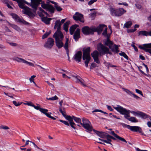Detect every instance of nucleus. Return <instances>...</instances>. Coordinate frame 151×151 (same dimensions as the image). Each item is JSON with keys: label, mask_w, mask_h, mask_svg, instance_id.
I'll return each instance as SVG.
<instances>
[{"label": "nucleus", "mask_w": 151, "mask_h": 151, "mask_svg": "<svg viewBox=\"0 0 151 151\" xmlns=\"http://www.w3.org/2000/svg\"><path fill=\"white\" fill-rule=\"evenodd\" d=\"M114 108L121 114L124 115V117L128 120L132 122H137V120L134 117H131L130 118V110H127L126 109L123 108L120 106L117 105L116 106H114Z\"/></svg>", "instance_id": "f257e3e1"}, {"label": "nucleus", "mask_w": 151, "mask_h": 151, "mask_svg": "<svg viewBox=\"0 0 151 151\" xmlns=\"http://www.w3.org/2000/svg\"><path fill=\"white\" fill-rule=\"evenodd\" d=\"M41 4V6L43 9H47L49 4H45L44 1L42 0H31V4L29 5H30L34 9V11L35 12L39 4Z\"/></svg>", "instance_id": "f03ea898"}, {"label": "nucleus", "mask_w": 151, "mask_h": 151, "mask_svg": "<svg viewBox=\"0 0 151 151\" xmlns=\"http://www.w3.org/2000/svg\"><path fill=\"white\" fill-rule=\"evenodd\" d=\"M53 37L55 39V43L58 48H60L63 46V43L62 41L63 39V35L62 33L55 32L53 36Z\"/></svg>", "instance_id": "7ed1b4c3"}, {"label": "nucleus", "mask_w": 151, "mask_h": 151, "mask_svg": "<svg viewBox=\"0 0 151 151\" xmlns=\"http://www.w3.org/2000/svg\"><path fill=\"white\" fill-rule=\"evenodd\" d=\"M104 45L109 47L111 51L115 53H118L119 52L118 45L114 44L113 42L110 40L108 37L104 42Z\"/></svg>", "instance_id": "20e7f679"}, {"label": "nucleus", "mask_w": 151, "mask_h": 151, "mask_svg": "<svg viewBox=\"0 0 151 151\" xmlns=\"http://www.w3.org/2000/svg\"><path fill=\"white\" fill-rule=\"evenodd\" d=\"M109 11L112 15L116 17L120 16L126 12V10L122 8L115 9L112 7L110 8Z\"/></svg>", "instance_id": "39448f33"}, {"label": "nucleus", "mask_w": 151, "mask_h": 151, "mask_svg": "<svg viewBox=\"0 0 151 151\" xmlns=\"http://www.w3.org/2000/svg\"><path fill=\"white\" fill-rule=\"evenodd\" d=\"M90 47H88L86 49L83 50V60H86L85 61V64L86 67H88V63L91 58L90 56Z\"/></svg>", "instance_id": "423d86ee"}, {"label": "nucleus", "mask_w": 151, "mask_h": 151, "mask_svg": "<svg viewBox=\"0 0 151 151\" xmlns=\"http://www.w3.org/2000/svg\"><path fill=\"white\" fill-rule=\"evenodd\" d=\"M82 122L81 124L85 129L87 132H91L93 129V127L91 122L87 119L83 118H82Z\"/></svg>", "instance_id": "0eeeda50"}, {"label": "nucleus", "mask_w": 151, "mask_h": 151, "mask_svg": "<svg viewBox=\"0 0 151 151\" xmlns=\"http://www.w3.org/2000/svg\"><path fill=\"white\" fill-rule=\"evenodd\" d=\"M124 127L132 131L139 132L141 133L142 135L145 136V135L142 132L141 128L137 126H131L126 124H124Z\"/></svg>", "instance_id": "6e6552de"}, {"label": "nucleus", "mask_w": 151, "mask_h": 151, "mask_svg": "<svg viewBox=\"0 0 151 151\" xmlns=\"http://www.w3.org/2000/svg\"><path fill=\"white\" fill-rule=\"evenodd\" d=\"M97 50L100 53H109V49L101 43H100L97 45Z\"/></svg>", "instance_id": "1a4fd4ad"}, {"label": "nucleus", "mask_w": 151, "mask_h": 151, "mask_svg": "<svg viewBox=\"0 0 151 151\" xmlns=\"http://www.w3.org/2000/svg\"><path fill=\"white\" fill-rule=\"evenodd\" d=\"M83 33L85 35L93 34L94 33V28L91 29L88 26H85L82 29Z\"/></svg>", "instance_id": "9d476101"}, {"label": "nucleus", "mask_w": 151, "mask_h": 151, "mask_svg": "<svg viewBox=\"0 0 151 151\" xmlns=\"http://www.w3.org/2000/svg\"><path fill=\"white\" fill-rule=\"evenodd\" d=\"M139 47L151 54V43L144 44L142 46L139 45Z\"/></svg>", "instance_id": "9b49d317"}, {"label": "nucleus", "mask_w": 151, "mask_h": 151, "mask_svg": "<svg viewBox=\"0 0 151 151\" xmlns=\"http://www.w3.org/2000/svg\"><path fill=\"white\" fill-rule=\"evenodd\" d=\"M73 18L75 21H79L82 23L84 22L83 15L79 12H76L73 16Z\"/></svg>", "instance_id": "f8f14e48"}, {"label": "nucleus", "mask_w": 151, "mask_h": 151, "mask_svg": "<svg viewBox=\"0 0 151 151\" xmlns=\"http://www.w3.org/2000/svg\"><path fill=\"white\" fill-rule=\"evenodd\" d=\"M12 60H14L16 61L19 63H22L26 64L30 66H34V65L32 63L28 62L23 58H19L18 57H16L13 58Z\"/></svg>", "instance_id": "ddd939ff"}, {"label": "nucleus", "mask_w": 151, "mask_h": 151, "mask_svg": "<svg viewBox=\"0 0 151 151\" xmlns=\"http://www.w3.org/2000/svg\"><path fill=\"white\" fill-rule=\"evenodd\" d=\"M54 44V40L51 38H49L44 45L45 47L47 48H51Z\"/></svg>", "instance_id": "4468645a"}, {"label": "nucleus", "mask_w": 151, "mask_h": 151, "mask_svg": "<svg viewBox=\"0 0 151 151\" xmlns=\"http://www.w3.org/2000/svg\"><path fill=\"white\" fill-rule=\"evenodd\" d=\"M74 78V79L76 80V82L77 83H80L81 84L84 86H86L85 83V82L82 78L79 76H72Z\"/></svg>", "instance_id": "2eb2a0df"}, {"label": "nucleus", "mask_w": 151, "mask_h": 151, "mask_svg": "<svg viewBox=\"0 0 151 151\" xmlns=\"http://www.w3.org/2000/svg\"><path fill=\"white\" fill-rule=\"evenodd\" d=\"M91 55L95 62L98 64L100 63V62L98 58L99 53L98 51L96 50L94 51L93 53H91Z\"/></svg>", "instance_id": "dca6fc26"}, {"label": "nucleus", "mask_w": 151, "mask_h": 151, "mask_svg": "<svg viewBox=\"0 0 151 151\" xmlns=\"http://www.w3.org/2000/svg\"><path fill=\"white\" fill-rule=\"evenodd\" d=\"M81 57L82 52L81 51H78L75 54L73 59L76 61L79 62L81 61Z\"/></svg>", "instance_id": "f3484780"}, {"label": "nucleus", "mask_w": 151, "mask_h": 151, "mask_svg": "<svg viewBox=\"0 0 151 151\" xmlns=\"http://www.w3.org/2000/svg\"><path fill=\"white\" fill-rule=\"evenodd\" d=\"M93 130L99 136L102 138H106L108 134L105 132H99L95 129H93Z\"/></svg>", "instance_id": "a211bd4d"}, {"label": "nucleus", "mask_w": 151, "mask_h": 151, "mask_svg": "<svg viewBox=\"0 0 151 151\" xmlns=\"http://www.w3.org/2000/svg\"><path fill=\"white\" fill-rule=\"evenodd\" d=\"M61 24L60 21L59 20H57L55 22L54 29H56L57 27H58L57 30L55 32H57V34L58 32L62 33L60 31Z\"/></svg>", "instance_id": "6ab92c4d"}, {"label": "nucleus", "mask_w": 151, "mask_h": 151, "mask_svg": "<svg viewBox=\"0 0 151 151\" xmlns=\"http://www.w3.org/2000/svg\"><path fill=\"white\" fill-rule=\"evenodd\" d=\"M106 26L104 24L100 25L97 27L94 28V31L97 32L98 33H100L103 30H104L106 27Z\"/></svg>", "instance_id": "aec40b11"}, {"label": "nucleus", "mask_w": 151, "mask_h": 151, "mask_svg": "<svg viewBox=\"0 0 151 151\" xmlns=\"http://www.w3.org/2000/svg\"><path fill=\"white\" fill-rule=\"evenodd\" d=\"M11 15L12 16L13 18L17 22L24 23L26 22L23 19L20 18L17 14L14 13H11Z\"/></svg>", "instance_id": "412c9836"}, {"label": "nucleus", "mask_w": 151, "mask_h": 151, "mask_svg": "<svg viewBox=\"0 0 151 151\" xmlns=\"http://www.w3.org/2000/svg\"><path fill=\"white\" fill-rule=\"evenodd\" d=\"M80 30L78 28L74 32L73 37L75 40L76 41H78L79 38L80 37Z\"/></svg>", "instance_id": "4be33fe9"}, {"label": "nucleus", "mask_w": 151, "mask_h": 151, "mask_svg": "<svg viewBox=\"0 0 151 151\" xmlns=\"http://www.w3.org/2000/svg\"><path fill=\"white\" fill-rule=\"evenodd\" d=\"M40 111L42 113L44 114L48 117L50 118L51 119H52L53 120H55L56 119V118H55L51 116L50 115L49 113H47L48 111V110L47 109H45L42 108L41 109H40Z\"/></svg>", "instance_id": "5701e85b"}, {"label": "nucleus", "mask_w": 151, "mask_h": 151, "mask_svg": "<svg viewBox=\"0 0 151 151\" xmlns=\"http://www.w3.org/2000/svg\"><path fill=\"white\" fill-rule=\"evenodd\" d=\"M110 133L111 134H112L113 136H114L115 137L117 138V139H119L120 140H121L123 142H124L126 143H127V141L125 140V139L123 138L119 137V136L117 134H116L114 132V131H111V132H110Z\"/></svg>", "instance_id": "b1692460"}, {"label": "nucleus", "mask_w": 151, "mask_h": 151, "mask_svg": "<svg viewBox=\"0 0 151 151\" xmlns=\"http://www.w3.org/2000/svg\"><path fill=\"white\" fill-rule=\"evenodd\" d=\"M68 41H69V39L68 38H66V41L65 42V43L64 45H63V47L65 49V50L67 54L68 55V57L69 58V50L68 49Z\"/></svg>", "instance_id": "393cba45"}, {"label": "nucleus", "mask_w": 151, "mask_h": 151, "mask_svg": "<svg viewBox=\"0 0 151 151\" xmlns=\"http://www.w3.org/2000/svg\"><path fill=\"white\" fill-rule=\"evenodd\" d=\"M78 27V25L75 24L71 26L70 28V33L71 35H73L75 29Z\"/></svg>", "instance_id": "a878e982"}, {"label": "nucleus", "mask_w": 151, "mask_h": 151, "mask_svg": "<svg viewBox=\"0 0 151 151\" xmlns=\"http://www.w3.org/2000/svg\"><path fill=\"white\" fill-rule=\"evenodd\" d=\"M46 9L51 13H53L54 12L55 8L52 5L49 4Z\"/></svg>", "instance_id": "bb28decb"}, {"label": "nucleus", "mask_w": 151, "mask_h": 151, "mask_svg": "<svg viewBox=\"0 0 151 151\" xmlns=\"http://www.w3.org/2000/svg\"><path fill=\"white\" fill-rule=\"evenodd\" d=\"M51 18H47V17L42 18V21L47 24H50V21L51 20Z\"/></svg>", "instance_id": "cd10ccee"}, {"label": "nucleus", "mask_w": 151, "mask_h": 151, "mask_svg": "<svg viewBox=\"0 0 151 151\" xmlns=\"http://www.w3.org/2000/svg\"><path fill=\"white\" fill-rule=\"evenodd\" d=\"M7 23L10 26H11L16 30L18 32H20L21 31V29L17 25L11 24L9 22H7Z\"/></svg>", "instance_id": "c85d7f7f"}, {"label": "nucleus", "mask_w": 151, "mask_h": 151, "mask_svg": "<svg viewBox=\"0 0 151 151\" xmlns=\"http://www.w3.org/2000/svg\"><path fill=\"white\" fill-rule=\"evenodd\" d=\"M139 35H142L143 36H149V32L146 31H141L138 32Z\"/></svg>", "instance_id": "c756f323"}, {"label": "nucleus", "mask_w": 151, "mask_h": 151, "mask_svg": "<svg viewBox=\"0 0 151 151\" xmlns=\"http://www.w3.org/2000/svg\"><path fill=\"white\" fill-rule=\"evenodd\" d=\"M70 23V21H67L63 25V28L64 30L67 32L68 31V25Z\"/></svg>", "instance_id": "7c9ffc66"}, {"label": "nucleus", "mask_w": 151, "mask_h": 151, "mask_svg": "<svg viewBox=\"0 0 151 151\" xmlns=\"http://www.w3.org/2000/svg\"><path fill=\"white\" fill-rule=\"evenodd\" d=\"M132 25V23L131 21H129L126 22L124 25V27L127 28H129Z\"/></svg>", "instance_id": "2f4dec72"}, {"label": "nucleus", "mask_w": 151, "mask_h": 151, "mask_svg": "<svg viewBox=\"0 0 151 151\" xmlns=\"http://www.w3.org/2000/svg\"><path fill=\"white\" fill-rule=\"evenodd\" d=\"M139 116L143 119H146L147 117V115L141 112H139Z\"/></svg>", "instance_id": "473e14b6"}, {"label": "nucleus", "mask_w": 151, "mask_h": 151, "mask_svg": "<svg viewBox=\"0 0 151 151\" xmlns=\"http://www.w3.org/2000/svg\"><path fill=\"white\" fill-rule=\"evenodd\" d=\"M73 117L74 120L77 123H80L81 124V120L80 118L76 117L73 116Z\"/></svg>", "instance_id": "72a5a7b5"}, {"label": "nucleus", "mask_w": 151, "mask_h": 151, "mask_svg": "<svg viewBox=\"0 0 151 151\" xmlns=\"http://www.w3.org/2000/svg\"><path fill=\"white\" fill-rule=\"evenodd\" d=\"M119 54L120 56H123L124 58L127 59V60L128 59V57L124 52L121 51V52L119 53Z\"/></svg>", "instance_id": "f704fd0d"}, {"label": "nucleus", "mask_w": 151, "mask_h": 151, "mask_svg": "<svg viewBox=\"0 0 151 151\" xmlns=\"http://www.w3.org/2000/svg\"><path fill=\"white\" fill-rule=\"evenodd\" d=\"M54 7L56 9L58 12H60L63 9L58 5V4L57 5H55Z\"/></svg>", "instance_id": "c9c22d12"}, {"label": "nucleus", "mask_w": 151, "mask_h": 151, "mask_svg": "<svg viewBox=\"0 0 151 151\" xmlns=\"http://www.w3.org/2000/svg\"><path fill=\"white\" fill-rule=\"evenodd\" d=\"M65 119L69 121V123L72 121H73V116H71L69 115H67V116L66 117Z\"/></svg>", "instance_id": "e433bc0d"}, {"label": "nucleus", "mask_w": 151, "mask_h": 151, "mask_svg": "<svg viewBox=\"0 0 151 151\" xmlns=\"http://www.w3.org/2000/svg\"><path fill=\"white\" fill-rule=\"evenodd\" d=\"M51 31L50 30L48 32H46L42 36V38L43 39H45L51 33Z\"/></svg>", "instance_id": "4c0bfd02"}, {"label": "nucleus", "mask_w": 151, "mask_h": 151, "mask_svg": "<svg viewBox=\"0 0 151 151\" xmlns=\"http://www.w3.org/2000/svg\"><path fill=\"white\" fill-rule=\"evenodd\" d=\"M63 103V100H61L59 103V104H60V106L59 107V109H63V111H64L65 108L64 107H62V104Z\"/></svg>", "instance_id": "58836bf2"}, {"label": "nucleus", "mask_w": 151, "mask_h": 151, "mask_svg": "<svg viewBox=\"0 0 151 151\" xmlns=\"http://www.w3.org/2000/svg\"><path fill=\"white\" fill-rule=\"evenodd\" d=\"M47 100H51L52 101L58 99V97L56 96H54L51 97V98H47Z\"/></svg>", "instance_id": "ea45409f"}, {"label": "nucleus", "mask_w": 151, "mask_h": 151, "mask_svg": "<svg viewBox=\"0 0 151 151\" xmlns=\"http://www.w3.org/2000/svg\"><path fill=\"white\" fill-rule=\"evenodd\" d=\"M122 89L125 91L129 95L132 94V92L129 91L128 89L125 88H122Z\"/></svg>", "instance_id": "a19ab883"}, {"label": "nucleus", "mask_w": 151, "mask_h": 151, "mask_svg": "<svg viewBox=\"0 0 151 151\" xmlns=\"http://www.w3.org/2000/svg\"><path fill=\"white\" fill-rule=\"evenodd\" d=\"M59 111L62 114L63 116L65 118L67 115H66V113L65 111H63L62 109H59Z\"/></svg>", "instance_id": "79ce46f5"}, {"label": "nucleus", "mask_w": 151, "mask_h": 151, "mask_svg": "<svg viewBox=\"0 0 151 151\" xmlns=\"http://www.w3.org/2000/svg\"><path fill=\"white\" fill-rule=\"evenodd\" d=\"M62 71H63L65 72H67V71L66 70L60 68H59L56 70V72L61 73H62Z\"/></svg>", "instance_id": "37998d69"}, {"label": "nucleus", "mask_w": 151, "mask_h": 151, "mask_svg": "<svg viewBox=\"0 0 151 151\" xmlns=\"http://www.w3.org/2000/svg\"><path fill=\"white\" fill-rule=\"evenodd\" d=\"M0 129H3L4 130H7L9 129V128L6 126H4V125H1L0 126Z\"/></svg>", "instance_id": "c03bdc74"}, {"label": "nucleus", "mask_w": 151, "mask_h": 151, "mask_svg": "<svg viewBox=\"0 0 151 151\" xmlns=\"http://www.w3.org/2000/svg\"><path fill=\"white\" fill-rule=\"evenodd\" d=\"M22 102H18L17 103L16 101H13V103L16 106H17L20 105Z\"/></svg>", "instance_id": "a18cd8bd"}, {"label": "nucleus", "mask_w": 151, "mask_h": 151, "mask_svg": "<svg viewBox=\"0 0 151 151\" xmlns=\"http://www.w3.org/2000/svg\"><path fill=\"white\" fill-rule=\"evenodd\" d=\"M107 27H105V28L104 30V31H103L102 34L104 36H106L107 35Z\"/></svg>", "instance_id": "49530a36"}, {"label": "nucleus", "mask_w": 151, "mask_h": 151, "mask_svg": "<svg viewBox=\"0 0 151 151\" xmlns=\"http://www.w3.org/2000/svg\"><path fill=\"white\" fill-rule=\"evenodd\" d=\"M130 112H131V113L134 116H139V112L137 113L135 111H130Z\"/></svg>", "instance_id": "de8ad7c7"}, {"label": "nucleus", "mask_w": 151, "mask_h": 151, "mask_svg": "<svg viewBox=\"0 0 151 151\" xmlns=\"http://www.w3.org/2000/svg\"><path fill=\"white\" fill-rule=\"evenodd\" d=\"M59 121L64 124L65 125H67L68 126H69V124L66 121H63L61 120H60Z\"/></svg>", "instance_id": "09e8293b"}, {"label": "nucleus", "mask_w": 151, "mask_h": 151, "mask_svg": "<svg viewBox=\"0 0 151 151\" xmlns=\"http://www.w3.org/2000/svg\"><path fill=\"white\" fill-rule=\"evenodd\" d=\"M97 1V0H91L88 2V4L89 5H91Z\"/></svg>", "instance_id": "8fccbe9b"}, {"label": "nucleus", "mask_w": 151, "mask_h": 151, "mask_svg": "<svg viewBox=\"0 0 151 151\" xmlns=\"http://www.w3.org/2000/svg\"><path fill=\"white\" fill-rule=\"evenodd\" d=\"M135 91H136V92H137V93L141 95L142 96H143V95L141 91H140L139 90L137 89H136Z\"/></svg>", "instance_id": "3c124183"}, {"label": "nucleus", "mask_w": 151, "mask_h": 151, "mask_svg": "<svg viewBox=\"0 0 151 151\" xmlns=\"http://www.w3.org/2000/svg\"><path fill=\"white\" fill-rule=\"evenodd\" d=\"M9 45L13 47H16L17 46V44L14 42H10L9 43Z\"/></svg>", "instance_id": "603ef678"}, {"label": "nucleus", "mask_w": 151, "mask_h": 151, "mask_svg": "<svg viewBox=\"0 0 151 151\" xmlns=\"http://www.w3.org/2000/svg\"><path fill=\"white\" fill-rule=\"evenodd\" d=\"M36 77L35 76L33 75L31 77V78H29V81L31 82H32V81H33L34 80V78H35Z\"/></svg>", "instance_id": "864d4df0"}, {"label": "nucleus", "mask_w": 151, "mask_h": 151, "mask_svg": "<svg viewBox=\"0 0 151 151\" xmlns=\"http://www.w3.org/2000/svg\"><path fill=\"white\" fill-rule=\"evenodd\" d=\"M106 107L110 111H112L113 110V109L111 108V106H110L107 105Z\"/></svg>", "instance_id": "5fc2aeb1"}, {"label": "nucleus", "mask_w": 151, "mask_h": 151, "mask_svg": "<svg viewBox=\"0 0 151 151\" xmlns=\"http://www.w3.org/2000/svg\"><path fill=\"white\" fill-rule=\"evenodd\" d=\"M46 82L49 85V86L51 87L52 88H54V87L52 83H50L49 81H47Z\"/></svg>", "instance_id": "6e6d98bb"}, {"label": "nucleus", "mask_w": 151, "mask_h": 151, "mask_svg": "<svg viewBox=\"0 0 151 151\" xmlns=\"http://www.w3.org/2000/svg\"><path fill=\"white\" fill-rule=\"evenodd\" d=\"M136 30V29L135 28H134V29H131L128 30L129 32H134Z\"/></svg>", "instance_id": "4d7b16f0"}, {"label": "nucleus", "mask_w": 151, "mask_h": 151, "mask_svg": "<svg viewBox=\"0 0 151 151\" xmlns=\"http://www.w3.org/2000/svg\"><path fill=\"white\" fill-rule=\"evenodd\" d=\"M33 107H34L35 109L37 110H39L40 111V109L42 108L40 107L39 106H35L34 105V106H33Z\"/></svg>", "instance_id": "13d9d810"}, {"label": "nucleus", "mask_w": 151, "mask_h": 151, "mask_svg": "<svg viewBox=\"0 0 151 151\" xmlns=\"http://www.w3.org/2000/svg\"><path fill=\"white\" fill-rule=\"evenodd\" d=\"M27 105L29 106H34V104H33V103L30 101L28 102V104H27Z\"/></svg>", "instance_id": "bf43d9fd"}, {"label": "nucleus", "mask_w": 151, "mask_h": 151, "mask_svg": "<svg viewBox=\"0 0 151 151\" xmlns=\"http://www.w3.org/2000/svg\"><path fill=\"white\" fill-rule=\"evenodd\" d=\"M131 46L133 47L134 50L136 51H137L138 50L137 48L134 44H132Z\"/></svg>", "instance_id": "052dcab7"}, {"label": "nucleus", "mask_w": 151, "mask_h": 151, "mask_svg": "<svg viewBox=\"0 0 151 151\" xmlns=\"http://www.w3.org/2000/svg\"><path fill=\"white\" fill-rule=\"evenodd\" d=\"M109 136H110L109 134H108L107 136L106 137V139H107V140L109 141V142H111V138H110V137H109Z\"/></svg>", "instance_id": "680f3d73"}, {"label": "nucleus", "mask_w": 151, "mask_h": 151, "mask_svg": "<svg viewBox=\"0 0 151 151\" xmlns=\"http://www.w3.org/2000/svg\"><path fill=\"white\" fill-rule=\"evenodd\" d=\"M102 141L106 143H108V144H110L111 145H112V144L110 142H109V141L108 140H102Z\"/></svg>", "instance_id": "e2e57ef3"}, {"label": "nucleus", "mask_w": 151, "mask_h": 151, "mask_svg": "<svg viewBox=\"0 0 151 151\" xmlns=\"http://www.w3.org/2000/svg\"><path fill=\"white\" fill-rule=\"evenodd\" d=\"M2 2L6 4L8 3L9 1L8 0H0Z\"/></svg>", "instance_id": "0e129e2a"}, {"label": "nucleus", "mask_w": 151, "mask_h": 151, "mask_svg": "<svg viewBox=\"0 0 151 151\" xmlns=\"http://www.w3.org/2000/svg\"><path fill=\"white\" fill-rule=\"evenodd\" d=\"M4 29L5 31L8 32H11V30L8 29V28L6 27L5 26L4 28Z\"/></svg>", "instance_id": "69168bd1"}, {"label": "nucleus", "mask_w": 151, "mask_h": 151, "mask_svg": "<svg viewBox=\"0 0 151 151\" xmlns=\"http://www.w3.org/2000/svg\"><path fill=\"white\" fill-rule=\"evenodd\" d=\"M136 150L137 151H148L146 150H141L139 149L138 148H137L136 149Z\"/></svg>", "instance_id": "338daca9"}, {"label": "nucleus", "mask_w": 151, "mask_h": 151, "mask_svg": "<svg viewBox=\"0 0 151 151\" xmlns=\"http://www.w3.org/2000/svg\"><path fill=\"white\" fill-rule=\"evenodd\" d=\"M147 125L148 127H151V122H150L149 121L147 122Z\"/></svg>", "instance_id": "774afa93"}]
</instances>
